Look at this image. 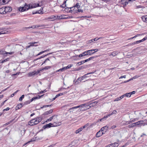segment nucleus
<instances>
[{
	"mask_svg": "<svg viewBox=\"0 0 147 147\" xmlns=\"http://www.w3.org/2000/svg\"><path fill=\"white\" fill-rule=\"evenodd\" d=\"M9 59L8 58L4 59V60H2L0 62V63H3L5 62H6L8 61Z\"/></svg>",
	"mask_w": 147,
	"mask_h": 147,
	"instance_id": "38",
	"label": "nucleus"
},
{
	"mask_svg": "<svg viewBox=\"0 0 147 147\" xmlns=\"http://www.w3.org/2000/svg\"><path fill=\"white\" fill-rule=\"evenodd\" d=\"M97 39V38H96L94 39H91V40H89V43H91L92 42H93L94 41H95V40H96V39Z\"/></svg>",
	"mask_w": 147,
	"mask_h": 147,
	"instance_id": "46",
	"label": "nucleus"
},
{
	"mask_svg": "<svg viewBox=\"0 0 147 147\" xmlns=\"http://www.w3.org/2000/svg\"><path fill=\"white\" fill-rule=\"evenodd\" d=\"M146 17H147V16H146V15L142 16L141 17V18L142 20L144 22H147V19Z\"/></svg>",
	"mask_w": 147,
	"mask_h": 147,
	"instance_id": "21",
	"label": "nucleus"
},
{
	"mask_svg": "<svg viewBox=\"0 0 147 147\" xmlns=\"http://www.w3.org/2000/svg\"><path fill=\"white\" fill-rule=\"evenodd\" d=\"M66 1H64L62 5H60V7H61L65 8L66 7Z\"/></svg>",
	"mask_w": 147,
	"mask_h": 147,
	"instance_id": "25",
	"label": "nucleus"
},
{
	"mask_svg": "<svg viewBox=\"0 0 147 147\" xmlns=\"http://www.w3.org/2000/svg\"><path fill=\"white\" fill-rule=\"evenodd\" d=\"M83 129L82 127H81L80 128L77 130L76 131V133L77 134L79 132H80Z\"/></svg>",
	"mask_w": 147,
	"mask_h": 147,
	"instance_id": "26",
	"label": "nucleus"
},
{
	"mask_svg": "<svg viewBox=\"0 0 147 147\" xmlns=\"http://www.w3.org/2000/svg\"><path fill=\"white\" fill-rule=\"evenodd\" d=\"M84 63H85L84 60L80 62H78L77 63V65H80Z\"/></svg>",
	"mask_w": 147,
	"mask_h": 147,
	"instance_id": "35",
	"label": "nucleus"
},
{
	"mask_svg": "<svg viewBox=\"0 0 147 147\" xmlns=\"http://www.w3.org/2000/svg\"><path fill=\"white\" fill-rule=\"evenodd\" d=\"M138 119L137 118L134 119H133L132 120L129 121L128 124H130V123H131L134 122V121H137L138 120Z\"/></svg>",
	"mask_w": 147,
	"mask_h": 147,
	"instance_id": "30",
	"label": "nucleus"
},
{
	"mask_svg": "<svg viewBox=\"0 0 147 147\" xmlns=\"http://www.w3.org/2000/svg\"><path fill=\"white\" fill-rule=\"evenodd\" d=\"M134 0H121V3L123 5V6H125L128 4H130Z\"/></svg>",
	"mask_w": 147,
	"mask_h": 147,
	"instance_id": "1",
	"label": "nucleus"
},
{
	"mask_svg": "<svg viewBox=\"0 0 147 147\" xmlns=\"http://www.w3.org/2000/svg\"><path fill=\"white\" fill-rule=\"evenodd\" d=\"M93 51H94V53H95V52L100 50V49H93Z\"/></svg>",
	"mask_w": 147,
	"mask_h": 147,
	"instance_id": "55",
	"label": "nucleus"
},
{
	"mask_svg": "<svg viewBox=\"0 0 147 147\" xmlns=\"http://www.w3.org/2000/svg\"><path fill=\"white\" fill-rule=\"evenodd\" d=\"M107 117H108V116H107V115H105L102 118L98 120V122H100L104 121Z\"/></svg>",
	"mask_w": 147,
	"mask_h": 147,
	"instance_id": "17",
	"label": "nucleus"
},
{
	"mask_svg": "<svg viewBox=\"0 0 147 147\" xmlns=\"http://www.w3.org/2000/svg\"><path fill=\"white\" fill-rule=\"evenodd\" d=\"M36 120L37 121H38V122H40L42 119V117H39L37 118H35Z\"/></svg>",
	"mask_w": 147,
	"mask_h": 147,
	"instance_id": "32",
	"label": "nucleus"
},
{
	"mask_svg": "<svg viewBox=\"0 0 147 147\" xmlns=\"http://www.w3.org/2000/svg\"><path fill=\"white\" fill-rule=\"evenodd\" d=\"M53 125H52L53 127H56L58 126H59L61 124V122H55L52 123Z\"/></svg>",
	"mask_w": 147,
	"mask_h": 147,
	"instance_id": "13",
	"label": "nucleus"
},
{
	"mask_svg": "<svg viewBox=\"0 0 147 147\" xmlns=\"http://www.w3.org/2000/svg\"><path fill=\"white\" fill-rule=\"evenodd\" d=\"M111 146H112L113 147H117L119 145L118 144L117 142H115L114 144H110Z\"/></svg>",
	"mask_w": 147,
	"mask_h": 147,
	"instance_id": "24",
	"label": "nucleus"
},
{
	"mask_svg": "<svg viewBox=\"0 0 147 147\" xmlns=\"http://www.w3.org/2000/svg\"><path fill=\"white\" fill-rule=\"evenodd\" d=\"M86 75H86V74L84 75L83 76H82L81 77H80V82L81 81H82L83 80H84V79L86 78L87 77V76H86Z\"/></svg>",
	"mask_w": 147,
	"mask_h": 147,
	"instance_id": "28",
	"label": "nucleus"
},
{
	"mask_svg": "<svg viewBox=\"0 0 147 147\" xmlns=\"http://www.w3.org/2000/svg\"><path fill=\"white\" fill-rule=\"evenodd\" d=\"M5 53H6L5 54H9L10 55H12L14 53V52L13 51H12V52H5Z\"/></svg>",
	"mask_w": 147,
	"mask_h": 147,
	"instance_id": "57",
	"label": "nucleus"
},
{
	"mask_svg": "<svg viewBox=\"0 0 147 147\" xmlns=\"http://www.w3.org/2000/svg\"><path fill=\"white\" fill-rule=\"evenodd\" d=\"M63 94V93H60L56 95V97L57 98L58 97L62 96Z\"/></svg>",
	"mask_w": 147,
	"mask_h": 147,
	"instance_id": "52",
	"label": "nucleus"
},
{
	"mask_svg": "<svg viewBox=\"0 0 147 147\" xmlns=\"http://www.w3.org/2000/svg\"><path fill=\"white\" fill-rule=\"evenodd\" d=\"M39 6V4H37V6H33V5H29V6H30V9H32L33 8H35L36 7H38Z\"/></svg>",
	"mask_w": 147,
	"mask_h": 147,
	"instance_id": "34",
	"label": "nucleus"
},
{
	"mask_svg": "<svg viewBox=\"0 0 147 147\" xmlns=\"http://www.w3.org/2000/svg\"><path fill=\"white\" fill-rule=\"evenodd\" d=\"M24 95H22L21 97H20L19 99V100L20 101H22V100L23 98H24Z\"/></svg>",
	"mask_w": 147,
	"mask_h": 147,
	"instance_id": "48",
	"label": "nucleus"
},
{
	"mask_svg": "<svg viewBox=\"0 0 147 147\" xmlns=\"http://www.w3.org/2000/svg\"><path fill=\"white\" fill-rule=\"evenodd\" d=\"M86 109H82V108H80L78 109V111L79 112H80L81 111H84L86 110Z\"/></svg>",
	"mask_w": 147,
	"mask_h": 147,
	"instance_id": "54",
	"label": "nucleus"
},
{
	"mask_svg": "<svg viewBox=\"0 0 147 147\" xmlns=\"http://www.w3.org/2000/svg\"><path fill=\"white\" fill-rule=\"evenodd\" d=\"M89 125V124L88 123H87L84 126L82 127L83 129H84L86 127H87Z\"/></svg>",
	"mask_w": 147,
	"mask_h": 147,
	"instance_id": "47",
	"label": "nucleus"
},
{
	"mask_svg": "<svg viewBox=\"0 0 147 147\" xmlns=\"http://www.w3.org/2000/svg\"><path fill=\"white\" fill-rule=\"evenodd\" d=\"M36 140V139H34V138H32V139L31 140L28 142V143H29L31 142H33L35 141Z\"/></svg>",
	"mask_w": 147,
	"mask_h": 147,
	"instance_id": "61",
	"label": "nucleus"
},
{
	"mask_svg": "<svg viewBox=\"0 0 147 147\" xmlns=\"http://www.w3.org/2000/svg\"><path fill=\"white\" fill-rule=\"evenodd\" d=\"M39 72V71H35L33 72H30L28 74V76L29 77L34 76L35 75H37Z\"/></svg>",
	"mask_w": 147,
	"mask_h": 147,
	"instance_id": "2",
	"label": "nucleus"
},
{
	"mask_svg": "<svg viewBox=\"0 0 147 147\" xmlns=\"http://www.w3.org/2000/svg\"><path fill=\"white\" fill-rule=\"evenodd\" d=\"M57 115H53L52 117H50L49 119H48L47 121H51L52 119H54L55 118H57Z\"/></svg>",
	"mask_w": 147,
	"mask_h": 147,
	"instance_id": "11",
	"label": "nucleus"
},
{
	"mask_svg": "<svg viewBox=\"0 0 147 147\" xmlns=\"http://www.w3.org/2000/svg\"><path fill=\"white\" fill-rule=\"evenodd\" d=\"M43 10V8H41L39 10H38V11H36L35 12H32V14H34L36 13H39L40 14H42L43 13V11H42Z\"/></svg>",
	"mask_w": 147,
	"mask_h": 147,
	"instance_id": "9",
	"label": "nucleus"
},
{
	"mask_svg": "<svg viewBox=\"0 0 147 147\" xmlns=\"http://www.w3.org/2000/svg\"><path fill=\"white\" fill-rule=\"evenodd\" d=\"M5 9L4 8L2 7L0 8V13L2 14H5L6 13V12H5Z\"/></svg>",
	"mask_w": 147,
	"mask_h": 147,
	"instance_id": "18",
	"label": "nucleus"
},
{
	"mask_svg": "<svg viewBox=\"0 0 147 147\" xmlns=\"http://www.w3.org/2000/svg\"><path fill=\"white\" fill-rule=\"evenodd\" d=\"M3 0H0V5L5 4Z\"/></svg>",
	"mask_w": 147,
	"mask_h": 147,
	"instance_id": "42",
	"label": "nucleus"
},
{
	"mask_svg": "<svg viewBox=\"0 0 147 147\" xmlns=\"http://www.w3.org/2000/svg\"><path fill=\"white\" fill-rule=\"evenodd\" d=\"M65 11L67 12H69L71 13H72V10H70L69 9V7H67L65 8Z\"/></svg>",
	"mask_w": 147,
	"mask_h": 147,
	"instance_id": "23",
	"label": "nucleus"
},
{
	"mask_svg": "<svg viewBox=\"0 0 147 147\" xmlns=\"http://www.w3.org/2000/svg\"><path fill=\"white\" fill-rule=\"evenodd\" d=\"M80 105H78V106H76V107H73L72 108H70L69 109V110L70 111L69 112H70V113H73V111H71V110L72 109H77V108H80Z\"/></svg>",
	"mask_w": 147,
	"mask_h": 147,
	"instance_id": "16",
	"label": "nucleus"
},
{
	"mask_svg": "<svg viewBox=\"0 0 147 147\" xmlns=\"http://www.w3.org/2000/svg\"><path fill=\"white\" fill-rule=\"evenodd\" d=\"M117 111L116 110H114L111 113L108 115L107 116H108V117H110L111 115H112L115 114L117 113Z\"/></svg>",
	"mask_w": 147,
	"mask_h": 147,
	"instance_id": "36",
	"label": "nucleus"
},
{
	"mask_svg": "<svg viewBox=\"0 0 147 147\" xmlns=\"http://www.w3.org/2000/svg\"><path fill=\"white\" fill-rule=\"evenodd\" d=\"M133 80V78H131L127 80V81H125L124 82H123V83H127L128 82H129L130 81H131V80Z\"/></svg>",
	"mask_w": 147,
	"mask_h": 147,
	"instance_id": "56",
	"label": "nucleus"
},
{
	"mask_svg": "<svg viewBox=\"0 0 147 147\" xmlns=\"http://www.w3.org/2000/svg\"><path fill=\"white\" fill-rule=\"evenodd\" d=\"M24 105L23 103H20L18 104L16 107V110H17L20 109Z\"/></svg>",
	"mask_w": 147,
	"mask_h": 147,
	"instance_id": "14",
	"label": "nucleus"
},
{
	"mask_svg": "<svg viewBox=\"0 0 147 147\" xmlns=\"http://www.w3.org/2000/svg\"><path fill=\"white\" fill-rule=\"evenodd\" d=\"M53 112V109H50L49 111H47L45 112L44 114V115H47L49 114L52 113Z\"/></svg>",
	"mask_w": 147,
	"mask_h": 147,
	"instance_id": "19",
	"label": "nucleus"
},
{
	"mask_svg": "<svg viewBox=\"0 0 147 147\" xmlns=\"http://www.w3.org/2000/svg\"><path fill=\"white\" fill-rule=\"evenodd\" d=\"M14 120V119H12V120L10 121L9 122H8L7 123H6L5 124H4V125H7L9 124L10 123L12 122Z\"/></svg>",
	"mask_w": 147,
	"mask_h": 147,
	"instance_id": "43",
	"label": "nucleus"
},
{
	"mask_svg": "<svg viewBox=\"0 0 147 147\" xmlns=\"http://www.w3.org/2000/svg\"><path fill=\"white\" fill-rule=\"evenodd\" d=\"M108 128V127L107 126H105L101 128L100 130L101 131H103L105 133L107 130Z\"/></svg>",
	"mask_w": 147,
	"mask_h": 147,
	"instance_id": "10",
	"label": "nucleus"
},
{
	"mask_svg": "<svg viewBox=\"0 0 147 147\" xmlns=\"http://www.w3.org/2000/svg\"><path fill=\"white\" fill-rule=\"evenodd\" d=\"M104 134H105V133L103 131H101V130H100L96 134V136L97 137H99Z\"/></svg>",
	"mask_w": 147,
	"mask_h": 147,
	"instance_id": "5",
	"label": "nucleus"
},
{
	"mask_svg": "<svg viewBox=\"0 0 147 147\" xmlns=\"http://www.w3.org/2000/svg\"><path fill=\"white\" fill-rule=\"evenodd\" d=\"M53 125L52 124V123H50L43 126V128L44 129H45L47 128H49L51 127H53L52 126Z\"/></svg>",
	"mask_w": 147,
	"mask_h": 147,
	"instance_id": "6",
	"label": "nucleus"
},
{
	"mask_svg": "<svg viewBox=\"0 0 147 147\" xmlns=\"http://www.w3.org/2000/svg\"><path fill=\"white\" fill-rule=\"evenodd\" d=\"M43 138V137H38L37 136L35 137V138H36V140H40L42 139Z\"/></svg>",
	"mask_w": 147,
	"mask_h": 147,
	"instance_id": "40",
	"label": "nucleus"
},
{
	"mask_svg": "<svg viewBox=\"0 0 147 147\" xmlns=\"http://www.w3.org/2000/svg\"><path fill=\"white\" fill-rule=\"evenodd\" d=\"M35 119H36L35 118L30 120L28 122V125L31 126L34 125V124H33L35 123Z\"/></svg>",
	"mask_w": 147,
	"mask_h": 147,
	"instance_id": "8",
	"label": "nucleus"
},
{
	"mask_svg": "<svg viewBox=\"0 0 147 147\" xmlns=\"http://www.w3.org/2000/svg\"><path fill=\"white\" fill-rule=\"evenodd\" d=\"M31 102L30 100H27L23 104V105H26L29 104Z\"/></svg>",
	"mask_w": 147,
	"mask_h": 147,
	"instance_id": "37",
	"label": "nucleus"
},
{
	"mask_svg": "<svg viewBox=\"0 0 147 147\" xmlns=\"http://www.w3.org/2000/svg\"><path fill=\"white\" fill-rule=\"evenodd\" d=\"M47 92V90H45L43 91H41L40 92V93H39V94H41L45 92Z\"/></svg>",
	"mask_w": 147,
	"mask_h": 147,
	"instance_id": "63",
	"label": "nucleus"
},
{
	"mask_svg": "<svg viewBox=\"0 0 147 147\" xmlns=\"http://www.w3.org/2000/svg\"><path fill=\"white\" fill-rule=\"evenodd\" d=\"M74 7H74H74H69V9H70V10H72V12L74 11H75V10H74V9H75Z\"/></svg>",
	"mask_w": 147,
	"mask_h": 147,
	"instance_id": "60",
	"label": "nucleus"
},
{
	"mask_svg": "<svg viewBox=\"0 0 147 147\" xmlns=\"http://www.w3.org/2000/svg\"><path fill=\"white\" fill-rule=\"evenodd\" d=\"M38 42H31L29 43V44H30V45H28L27 46V48H29L31 46H33V45H34V44H35V43H38Z\"/></svg>",
	"mask_w": 147,
	"mask_h": 147,
	"instance_id": "22",
	"label": "nucleus"
},
{
	"mask_svg": "<svg viewBox=\"0 0 147 147\" xmlns=\"http://www.w3.org/2000/svg\"><path fill=\"white\" fill-rule=\"evenodd\" d=\"M19 91V90H17L13 94H12L11 95V97H13L15 95V94H16Z\"/></svg>",
	"mask_w": 147,
	"mask_h": 147,
	"instance_id": "53",
	"label": "nucleus"
},
{
	"mask_svg": "<svg viewBox=\"0 0 147 147\" xmlns=\"http://www.w3.org/2000/svg\"><path fill=\"white\" fill-rule=\"evenodd\" d=\"M80 107H83L86 106H89L90 105V104L89 103H84L80 105Z\"/></svg>",
	"mask_w": 147,
	"mask_h": 147,
	"instance_id": "31",
	"label": "nucleus"
},
{
	"mask_svg": "<svg viewBox=\"0 0 147 147\" xmlns=\"http://www.w3.org/2000/svg\"><path fill=\"white\" fill-rule=\"evenodd\" d=\"M5 4L8 3L11 0H3Z\"/></svg>",
	"mask_w": 147,
	"mask_h": 147,
	"instance_id": "59",
	"label": "nucleus"
},
{
	"mask_svg": "<svg viewBox=\"0 0 147 147\" xmlns=\"http://www.w3.org/2000/svg\"><path fill=\"white\" fill-rule=\"evenodd\" d=\"M51 19H54V18L55 19H59V18H58V16H57L53 15V16H51Z\"/></svg>",
	"mask_w": 147,
	"mask_h": 147,
	"instance_id": "39",
	"label": "nucleus"
},
{
	"mask_svg": "<svg viewBox=\"0 0 147 147\" xmlns=\"http://www.w3.org/2000/svg\"><path fill=\"white\" fill-rule=\"evenodd\" d=\"M98 102L97 101H94L93 102L90 103V105L91 106H94Z\"/></svg>",
	"mask_w": 147,
	"mask_h": 147,
	"instance_id": "27",
	"label": "nucleus"
},
{
	"mask_svg": "<svg viewBox=\"0 0 147 147\" xmlns=\"http://www.w3.org/2000/svg\"><path fill=\"white\" fill-rule=\"evenodd\" d=\"M72 64H70L68 65L67 66L64 67V68L66 70V69H69L73 66Z\"/></svg>",
	"mask_w": 147,
	"mask_h": 147,
	"instance_id": "29",
	"label": "nucleus"
},
{
	"mask_svg": "<svg viewBox=\"0 0 147 147\" xmlns=\"http://www.w3.org/2000/svg\"><path fill=\"white\" fill-rule=\"evenodd\" d=\"M87 51L88 55H91L94 53L93 49Z\"/></svg>",
	"mask_w": 147,
	"mask_h": 147,
	"instance_id": "15",
	"label": "nucleus"
},
{
	"mask_svg": "<svg viewBox=\"0 0 147 147\" xmlns=\"http://www.w3.org/2000/svg\"><path fill=\"white\" fill-rule=\"evenodd\" d=\"M45 57V55L42 56L41 57H40L38 58H37L36 59H34V61H37V60L40 59L41 58H43Z\"/></svg>",
	"mask_w": 147,
	"mask_h": 147,
	"instance_id": "44",
	"label": "nucleus"
},
{
	"mask_svg": "<svg viewBox=\"0 0 147 147\" xmlns=\"http://www.w3.org/2000/svg\"><path fill=\"white\" fill-rule=\"evenodd\" d=\"M4 9H5V12L6 13H8L12 11V8L10 7H5Z\"/></svg>",
	"mask_w": 147,
	"mask_h": 147,
	"instance_id": "3",
	"label": "nucleus"
},
{
	"mask_svg": "<svg viewBox=\"0 0 147 147\" xmlns=\"http://www.w3.org/2000/svg\"><path fill=\"white\" fill-rule=\"evenodd\" d=\"M51 67L50 66H47L45 67H44V69H46V70H47V69L50 68Z\"/></svg>",
	"mask_w": 147,
	"mask_h": 147,
	"instance_id": "58",
	"label": "nucleus"
},
{
	"mask_svg": "<svg viewBox=\"0 0 147 147\" xmlns=\"http://www.w3.org/2000/svg\"><path fill=\"white\" fill-rule=\"evenodd\" d=\"M24 7H25V9H26V11L30 9V6L29 5H28L26 3L25 4Z\"/></svg>",
	"mask_w": 147,
	"mask_h": 147,
	"instance_id": "33",
	"label": "nucleus"
},
{
	"mask_svg": "<svg viewBox=\"0 0 147 147\" xmlns=\"http://www.w3.org/2000/svg\"><path fill=\"white\" fill-rule=\"evenodd\" d=\"M79 3H76V5L74 6V7H76L78 9L80 7V6L79 5Z\"/></svg>",
	"mask_w": 147,
	"mask_h": 147,
	"instance_id": "45",
	"label": "nucleus"
},
{
	"mask_svg": "<svg viewBox=\"0 0 147 147\" xmlns=\"http://www.w3.org/2000/svg\"><path fill=\"white\" fill-rule=\"evenodd\" d=\"M130 93H126V94H125V96H126V97H130L131 96V94H130Z\"/></svg>",
	"mask_w": 147,
	"mask_h": 147,
	"instance_id": "50",
	"label": "nucleus"
},
{
	"mask_svg": "<svg viewBox=\"0 0 147 147\" xmlns=\"http://www.w3.org/2000/svg\"><path fill=\"white\" fill-rule=\"evenodd\" d=\"M121 100V99L119 98V97H118V98H115V99L114 100V101H118L119 100Z\"/></svg>",
	"mask_w": 147,
	"mask_h": 147,
	"instance_id": "62",
	"label": "nucleus"
},
{
	"mask_svg": "<svg viewBox=\"0 0 147 147\" xmlns=\"http://www.w3.org/2000/svg\"><path fill=\"white\" fill-rule=\"evenodd\" d=\"M119 53V51H115L112 53H109V55L110 56H112L113 57H114Z\"/></svg>",
	"mask_w": 147,
	"mask_h": 147,
	"instance_id": "7",
	"label": "nucleus"
},
{
	"mask_svg": "<svg viewBox=\"0 0 147 147\" xmlns=\"http://www.w3.org/2000/svg\"><path fill=\"white\" fill-rule=\"evenodd\" d=\"M80 78H79L77 79V80H76L75 82V84H77L79 83V81H80Z\"/></svg>",
	"mask_w": 147,
	"mask_h": 147,
	"instance_id": "51",
	"label": "nucleus"
},
{
	"mask_svg": "<svg viewBox=\"0 0 147 147\" xmlns=\"http://www.w3.org/2000/svg\"><path fill=\"white\" fill-rule=\"evenodd\" d=\"M98 57V56H94L92 57H90V58H89L88 59H86L84 60L85 63L87 61H89L91 60L92 59H94L95 58H96V57Z\"/></svg>",
	"mask_w": 147,
	"mask_h": 147,
	"instance_id": "12",
	"label": "nucleus"
},
{
	"mask_svg": "<svg viewBox=\"0 0 147 147\" xmlns=\"http://www.w3.org/2000/svg\"><path fill=\"white\" fill-rule=\"evenodd\" d=\"M51 105H44L42 107H40V109H43V108H45V107H50L51 106Z\"/></svg>",
	"mask_w": 147,
	"mask_h": 147,
	"instance_id": "41",
	"label": "nucleus"
},
{
	"mask_svg": "<svg viewBox=\"0 0 147 147\" xmlns=\"http://www.w3.org/2000/svg\"><path fill=\"white\" fill-rule=\"evenodd\" d=\"M87 55H88V54L87 53V51H86L83 52L82 53L80 54L79 55H77L76 57H81L83 56Z\"/></svg>",
	"mask_w": 147,
	"mask_h": 147,
	"instance_id": "4",
	"label": "nucleus"
},
{
	"mask_svg": "<svg viewBox=\"0 0 147 147\" xmlns=\"http://www.w3.org/2000/svg\"><path fill=\"white\" fill-rule=\"evenodd\" d=\"M18 10L20 11L23 12L26 11L25 9V7L24 6L18 8Z\"/></svg>",
	"mask_w": 147,
	"mask_h": 147,
	"instance_id": "20",
	"label": "nucleus"
},
{
	"mask_svg": "<svg viewBox=\"0 0 147 147\" xmlns=\"http://www.w3.org/2000/svg\"><path fill=\"white\" fill-rule=\"evenodd\" d=\"M7 33V32L5 31H3L0 32V35L1 34H4Z\"/></svg>",
	"mask_w": 147,
	"mask_h": 147,
	"instance_id": "49",
	"label": "nucleus"
},
{
	"mask_svg": "<svg viewBox=\"0 0 147 147\" xmlns=\"http://www.w3.org/2000/svg\"><path fill=\"white\" fill-rule=\"evenodd\" d=\"M136 44V42L129 44L128 45H135Z\"/></svg>",
	"mask_w": 147,
	"mask_h": 147,
	"instance_id": "64",
	"label": "nucleus"
}]
</instances>
